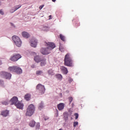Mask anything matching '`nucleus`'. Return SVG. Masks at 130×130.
Returning <instances> with one entry per match:
<instances>
[{"label": "nucleus", "instance_id": "obj_29", "mask_svg": "<svg viewBox=\"0 0 130 130\" xmlns=\"http://www.w3.org/2000/svg\"><path fill=\"white\" fill-rule=\"evenodd\" d=\"M79 124L78 122H74V127H76L77 125H78Z\"/></svg>", "mask_w": 130, "mask_h": 130}, {"label": "nucleus", "instance_id": "obj_32", "mask_svg": "<svg viewBox=\"0 0 130 130\" xmlns=\"http://www.w3.org/2000/svg\"><path fill=\"white\" fill-rule=\"evenodd\" d=\"M69 83H71V82H72L73 81V79L72 78L70 77L69 79Z\"/></svg>", "mask_w": 130, "mask_h": 130}, {"label": "nucleus", "instance_id": "obj_35", "mask_svg": "<svg viewBox=\"0 0 130 130\" xmlns=\"http://www.w3.org/2000/svg\"><path fill=\"white\" fill-rule=\"evenodd\" d=\"M44 5H42V6H40L39 9L40 10H41L44 7Z\"/></svg>", "mask_w": 130, "mask_h": 130}, {"label": "nucleus", "instance_id": "obj_31", "mask_svg": "<svg viewBox=\"0 0 130 130\" xmlns=\"http://www.w3.org/2000/svg\"><path fill=\"white\" fill-rule=\"evenodd\" d=\"M43 103H41V104H40L39 105V108L42 109L43 108Z\"/></svg>", "mask_w": 130, "mask_h": 130}, {"label": "nucleus", "instance_id": "obj_42", "mask_svg": "<svg viewBox=\"0 0 130 130\" xmlns=\"http://www.w3.org/2000/svg\"><path fill=\"white\" fill-rule=\"evenodd\" d=\"M22 33H26V32H25V31H23V32H22Z\"/></svg>", "mask_w": 130, "mask_h": 130}, {"label": "nucleus", "instance_id": "obj_1", "mask_svg": "<svg viewBox=\"0 0 130 130\" xmlns=\"http://www.w3.org/2000/svg\"><path fill=\"white\" fill-rule=\"evenodd\" d=\"M47 48H42L41 53L43 55H48L51 53V51L55 48V45L54 43L48 42L46 43Z\"/></svg>", "mask_w": 130, "mask_h": 130}, {"label": "nucleus", "instance_id": "obj_34", "mask_svg": "<svg viewBox=\"0 0 130 130\" xmlns=\"http://www.w3.org/2000/svg\"><path fill=\"white\" fill-rule=\"evenodd\" d=\"M0 14H2V15L4 14V12L2 10H0Z\"/></svg>", "mask_w": 130, "mask_h": 130}, {"label": "nucleus", "instance_id": "obj_26", "mask_svg": "<svg viewBox=\"0 0 130 130\" xmlns=\"http://www.w3.org/2000/svg\"><path fill=\"white\" fill-rule=\"evenodd\" d=\"M56 77V78H57L59 80H61L62 79V76L61 74H57Z\"/></svg>", "mask_w": 130, "mask_h": 130}, {"label": "nucleus", "instance_id": "obj_43", "mask_svg": "<svg viewBox=\"0 0 130 130\" xmlns=\"http://www.w3.org/2000/svg\"><path fill=\"white\" fill-rule=\"evenodd\" d=\"M59 130H63V129H62L61 128V129H59Z\"/></svg>", "mask_w": 130, "mask_h": 130}, {"label": "nucleus", "instance_id": "obj_5", "mask_svg": "<svg viewBox=\"0 0 130 130\" xmlns=\"http://www.w3.org/2000/svg\"><path fill=\"white\" fill-rule=\"evenodd\" d=\"M12 40L14 42L15 44L18 47H21L22 42L21 41V40L20 39V38H19L18 36H13L12 37Z\"/></svg>", "mask_w": 130, "mask_h": 130}, {"label": "nucleus", "instance_id": "obj_14", "mask_svg": "<svg viewBox=\"0 0 130 130\" xmlns=\"http://www.w3.org/2000/svg\"><path fill=\"white\" fill-rule=\"evenodd\" d=\"M15 106L19 109H22L23 107V105L21 104V103H20V102H17V103L15 105Z\"/></svg>", "mask_w": 130, "mask_h": 130}, {"label": "nucleus", "instance_id": "obj_16", "mask_svg": "<svg viewBox=\"0 0 130 130\" xmlns=\"http://www.w3.org/2000/svg\"><path fill=\"white\" fill-rule=\"evenodd\" d=\"M21 5H17L15 7H14V10H10V12L11 13H13L14 12L17 11V10L19 9L20 8H21Z\"/></svg>", "mask_w": 130, "mask_h": 130}, {"label": "nucleus", "instance_id": "obj_10", "mask_svg": "<svg viewBox=\"0 0 130 130\" xmlns=\"http://www.w3.org/2000/svg\"><path fill=\"white\" fill-rule=\"evenodd\" d=\"M30 46L33 48H36L37 46V41L35 39H31L30 41Z\"/></svg>", "mask_w": 130, "mask_h": 130}, {"label": "nucleus", "instance_id": "obj_3", "mask_svg": "<svg viewBox=\"0 0 130 130\" xmlns=\"http://www.w3.org/2000/svg\"><path fill=\"white\" fill-rule=\"evenodd\" d=\"M8 70L10 72L16 73L17 74H21L22 73L21 68L18 66L9 67Z\"/></svg>", "mask_w": 130, "mask_h": 130}, {"label": "nucleus", "instance_id": "obj_6", "mask_svg": "<svg viewBox=\"0 0 130 130\" xmlns=\"http://www.w3.org/2000/svg\"><path fill=\"white\" fill-rule=\"evenodd\" d=\"M0 76L1 77L6 79H11V78L12 77V74L6 72H1L0 73Z\"/></svg>", "mask_w": 130, "mask_h": 130}, {"label": "nucleus", "instance_id": "obj_11", "mask_svg": "<svg viewBox=\"0 0 130 130\" xmlns=\"http://www.w3.org/2000/svg\"><path fill=\"white\" fill-rule=\"evenodd\" d=\"M60 69L64 75L68 74V70L66 67L64 66H61Z\"/></svg>", "mask_w": 130, "mask_h": 130}, {"label": "nucleus", "instance_id": "obj_41", "mask_svg": "<svg viewBox=\"0 0 130 130\" xmlns=\"http://www.w3.org/2000/svg\"><path fill=\"white\" fill-rule=\"evenodd\" d=\"M15 130H19L18 128H15Z\"/></svg>", "mask_w": 130, "mask_h": 130}, {"label": "nucleus", "instance_id": "obj_36", "mask_svg": "<svg viewBox=\"0 0 130 130\" xmlns=\"http://www.w3.org/2000/svg\"><path fill=\"white\" fill-rule=\"evenodd\" d=\"M79 25H80V23L77 21V25H76V26H78Z\"/></svg>", "mask_w": 130, "mask_h": 130}, {"label": "nucleus", "instance_id": "obj_45", "mask_svg": "<svg viewBox=\"0 0 130 130\" xmlns=\"http://www.w3.org/2000/svg\"><path fill=\"white\" fill-rule=\"evenodd\" d=\"M31 67L34 68V66H31Z\"/></svg>", "mask_w": 130, "mask_h": 130}, {"label": "nucleus", "instance_id": "obj_25", "mask_svg": "<svg viewBox=\"0 0 130 130\" xmlns=\"http://www.w3.org/2000/svg\"><path fill=\"white\" fill-rule=\"evenodd\" d=\"M43 73V71L41 70H38L36 72V75H41Z\"/></svg>", "mask_w": 130, "mask_h": 130}, {"label": "nucleus", "instance_id": "obj_18", "mask_svg": "<svg viewBox=\"0 0 130 130\" xmlns=\"http://www.w3.org/2000/svg\"><path fill=\"white\" fill-rule=\"evenodd\" d=\"M30 97H31L30 94H29V93H27L26 94H25V96H24V99H25L27 101H28L30 100Z\"/></svg>", "mask_w": 130, "mask_h": 130}, {"label": "nucleus", "instance_id": "obj_8", "mask_svg": "<svg viewBox=\"0 0 130 130\" xmlns=\"http://www.w3.org/2000/svg\"><path fill=\"white\" fill-rule=\"evenodd\" d=\"M21 57V56L20 54H17L13 56H12L10 58V60L13 62H15L18 61L19 59H20Z\"/></svg>", "mask_w": 130, "mask_h": 130}, {"label": "nucleus", "instance_id": "obj_4", "mask_svg": "<svg viewBox=\"0 0 130 130\" xmlns=\"http://www.w3.org/2000/svg\"><path fill=\"white\" fill-rule=\"evenodd\" d=\"M35 108L34 105H32V104L29 105V106H28L26 110L25 115L26 116H29V117L31 116L35 112Z\"/></svg>", "mask_w": 130, "mask_h": 130}, {"label": "nucleus", "instance_id": "obj_21", "mask_svg": "<svg viewBox=\"0 0 130 130\" xmlns=\"http://www.w3.org/2000/svg\"><path fill=\"white\" fill-rule=\"evenodd\" d=\"M59 51L61 52H64L65 51V47L62 45H60L59 47Z\"/></svg>", "mask_w": 130, "mask_h": 130}, {"label": "nucleus", "instance_id": "obj_9", "mask_svg": "<svg viewBox=\"0 0 130 130\" xmlns=\"http://www.w3.org/2000/svg\"><path fill=\"white\" fill-rule=\"evenodd\" d=\"M18 102V98L17 96H13L12 99L10 101V102L11 103V105H16V103H17Z\"/></svg>", "mask_w": 130, "mask_h": 130}, {"label": "nucleus", "instance_id": "obj_40", "mask_svg": "<svg viewBox=\"0 0 130 130\" xmlns=\"http://www.w3.org/2000/svg\"><path fill=\"white\" fill-rule=\"evenodd\" d=\"M2 80H0V83H2Z\"/></svg>", "mask_w": 130, "mask_h": 130}, {"label": "nucleus", "instance_id": "obj_38", "mask_svg": "<svg viewBox=\"0 0 130 130\" xmlns=\"http://www.w3.org/2000/svg\"><path fill=\"white\" fill-rule=\"evenodd\" d=\"M49 17V19H51L52 16H51V15H50Z\"/></svg>", "mask_w": 130, "mask_h": 130}, {"label": "nucleus", "instance_id": "obj_2", "mask_svg": "<svg viewBox=\"0 0 130 130\" xmlns=\"http://www.w3.org/2000/svg\"><path fill=\"white\" fill-rule=\"evenodd\" d=\"M64 64L66 66L69 67H73L74 66L72 58L69 53H67L66 55L64 57Z\"/></svg>", "mask_w": 130, "mask_h": 130}, {"label": "nucleus", "instance_id": "obj_19", "mask_svg": "<svg viewBox=\"0 0 130 130\" xmlns=\"http://www.w3.org/2000/svg\"><path fill=\"white\" fill-rule=\"evenodd\" d=\"M63 116H64V119H65L66 121L68 120L69 115V114L67 112H65L63 114Z\"/></svg>", "mask_w": 130, "mask_h": 130}, {"label": "nucleus", "instance_id": "obj_37", "mask_svg": "<svg viewBox=\"0 0 130 130\" xmlns=\"http://www.w3.org/2000/svg\"><path fill=\"white\" fill-rule=\"evenodd\" d=\"M3 64V62L1 60H0V66Z\"/></svg>", "mask_w": 130, "mask_h": 130}, {"label": "nucleus", "instance_id": "obj_27", "mask_svg": "<svg viewBox=\"0 0 130 130\" xmlns=\"http://www.w3.org/2000/svg\"><path fill=\"white\" fill-rule=\"evenodd\" d=\"M40 123H37L36 124V128L37 129H39V128H40Z\"/></svg>", "mask_w": 130, "mask_h": 130}, {"label": "nucleus", "instance_id": "obj_30", "mask_svg": "<svg viewBox=\"0 0 130 130\" xmlns=\"http://www.w3.org/2000/svg\"><path fill=\"white\" fill-rule=\"evenodd\" d=\"M74 116H75V119H77L79 117V114L78 113L74 114Z\"/></svg>", "mask_w": 130, "mask_h": 130}, {"label": "nucleus", "instance_id": "obj_22", "mask_svg": "<svg viewBox=\"0 0 130 130\" xmlns=\"http://www.w3.org/2000/svg\"><path fill=\"white\" fill-rule=\"evenodd\" d=\"M22 36L24 38H28V37H30V35L28 33H23V34H22Z\"/></svg>", "mask_w": 130, "mask_h": 130}, {"label": "nucleus", "instance_id": "obj_33", "mask_svg": "<svg viewBox=\"0 0 130 130\" xmlns=\"http://www.w3.org/2000/svg\"><path fill=\"white\" fill-rule=\"evenodd\" d=\"M2 104L4 105H7L8 104V102H3Z\"/></svg>", "mask_w": 130, "mask_h": 130}, {"label": "nucleus", "instance_id": "obj_12", "mask_svg": "<svg viewBox=\"0 0 130 130\" xmlns=\"http://www.w3.org/2000/svg\"><path fill=\"white\" fill-rule=\"evenodd\" d=\"M65 104H63V103H60V104H58L57 105V108L59 110V111H61L64 108Z\"/></svg>", "mask_w": 130, "mask_h": 130}, {"label": "nucleus", "instance_id": "obj_13", "mask_svg": "<svg viewBox=\"0 0 130 130\" xmlns=\"http://www.w3.org/2000/svg\"><path fill=\"white\" fill-rule=\"evenodd\" d=\"M40 65L41 67H44L46 64V59L45 58H43L40 61Z\"/></svg>", "mask_w": 130, "mask_h": 130}, {"label": "nucleus", "instance_id": "obj_44", "mask_svg": "<svg viewBox=\"0 0 130 130\" xmlns=\"http://www.w3.org/2000/svg\"><path fill=\"white\" fill-rule=\"evenodd\" d=\"M11 24H13V23H11Z\"/></svg>", "mask_w": 130, "mask_h": 130}, {"label": "nucleus", "instance_id": "obj_28", "mask_svg": "<svg viewBox=\"0 0 130 130\" xmlns=\"http://www.w3.org/2000/svg\"><path fill=\"white\" fill-rule=\"evenodd\" d=\"M69 100L70 103L71 104L72 102L73 99V98H72V96H70V98H69Z\"/></svg>", "mask_w": 130, "mask_h": 130}, {"label": "nucleus", "instance_id": "obj_7", "mask_svg": "<svg viewBox=\"0 0 130 130\" xmlns=\"http://www.w3.org/2000/svg\"><path fill=\"white\" fill-rule=\"evenodd\" d=\"M36 89L39 91L41 94H44L45 91V88L44 85L39 83L36 86Z\"/></svg>", "mask_w": 130, "mask_h": 130}, {"label": "nucleus", "instance_id": "obj_15", "mask_svg": "<svg viewBox=\"0 0 130 130\" xmlns=\"http://www.w3.org/2000/svg\"><path fill=\"white\" fill-rule=\"evenodd\" d=\"M42 58H41L40 56H36L35 57L34 60L37 63L40 62Z\"/></svg>", "mask_w": 130, "mask_h": 130}, {"label": "nucleus", "instance_id": "obj_20", "mask_svg": "<svg viewBox=\"0 0 130 130\" xmlns=\"http://www.w3.org/2000/svg\"><path fill=\"white\" fill-rule=\"evenodd\" d=\"M35 124H36V122L34 120H31V121H30L29 123V125L30 126V127H34L35 125Z\"/></svg>", "mask_w": 130, "mask_h": 130}, {"label": "nucleus", "instance_id": "obj_24", "mask_svg": "<svg viewBox=\"0 0 130 130\" xmlns=\"http://www.w3.org/2000/svg\"><path fill=\"white\" fill-rule=\"evenodd\" d=\"M59 36H60V38L62 41H63V42L66 41V37L60 34Z\"/></svg>", "mask_w": 130, "mask_h": 130}, {"label": "nucleus", "instance_id": "obj_46", "mask_svg": "<svg viewBox=\"0 0 130 130\" xmlns=\"http://www.w3.org/2000/svg\"><path fill=\"white\" fill-rule=\"evenodd\" d=\"M46 130H47V129H46Z\"/></svg>", "mask_w": 130, "mask_h": 130}, {"label": "nucleus", "instance_id": "obj_17", "mask_svg": "<svg viewBox=\"0 0 130 130\" xmlns=\"http://www.w3.org/2000/svg\"><path fill=\"white\" fill-rule=\"evenodd\" d=\"M1 115L4 117H7L9 115V111L8 110L4 111L1 113Z\"/></svg>", "mask_w": 130, "mask_h": 130}, {"label": "nucleus", "instance_id": "obj_23", "mask_svg": "<svg viewBox=\"0 0 130 130\" xmlns=\"http://www.w3.org/2000/svg\"><path fill=\"white\" fill-rule=\"evenodd\" d=\"M48 73L49 75H54V72L52 69H50L48 70Z\"/></svg>", "mask_w": 130, "mask_h": 130}, {"label": "nucleus", "instance_id": "obj_39", "mask_svg": "<svg viewBox=\"0 0 130 130\" xmlns=\"http://www.w3.org/2000/svg\"><path fill=\"white\" fill-rule=\"evenodd\" d=\"M53 2H55L56 0H52Z\"/></svg>", "mask_w": 130, "mask_h": 130}]
</instances>
